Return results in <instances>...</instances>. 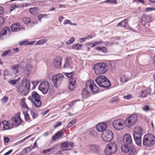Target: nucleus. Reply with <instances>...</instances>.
Here are the masks:
<instances>
[{
    "instance_id": "64",
    "label": "nucleus",
    "mask_w": 155,
    "mask_h": 155,
    "mask_svg": "<svg viewBox=\"0 0 155 155\" xmlns=\"http://www.w3.org/2000/svg\"><path fill=\"white\" fill-rule=\"evenodd\" d=\"M76 101L75 100H74L69 103V106H70L72 107V106L74 105L75 103H76Z\"/></svg>"
},
{
    "instance_id": "27",
    "label": "nucleus",
    "mask_w": 155,
    "mask_h": 155,
    "mask_svg": "<svg viewBox=\"0 0 155 155\" xmlns=\"http://www.w3.org/2000/svg\"><path fill=\"white\" fill-rule=\"evenodd\" d=\"M62 146L64 147H68V149L66 150L70 149V148H71L74 146V143L71 142H69V141H67L63 143L62 144Z\"/></svg>"
},
{
    "instance_id": "21",
    "label": "nucleus",
    "mask_w": 155,
    "mask_h": 155,
    "mask_svg": "<svg viewBox=\"0 0 155 155\" xmlns=\"http://www.w3.org/2000/svg\"><path fill=\"white\" fill-rule=\"evenodd\" d=\"M11 28L12 31L16 32L20 31L22 27L19 23H17L13 24Z\"/></svg>"
},
{
    "instance_id": "10",
    "label": "nucleus",
    "mask_w": 155,
    "mask_h": 155,
    "mask_svg": "<svg viewBox=\"0 0 155 155\" xmlns=\"http://www.w3.org/2000/svg\"><path fill=\"white\" fill-rule=\"evenodd\" d=\"M64 77V75L61 73H59L53 77L52 81L55 87H58L61 84Z\"/></svg>"
},
{
    "instance_id": "29",
    "label": "nucleus",
    "mask_w": 155,
    "mask_h": 155,
    "mask_svg": "<svg viewBox=\"0 0 155 155\" xmlns=\"http://www.w3.org/2000/svg\"><path fill=\"white\" fill-rule=\"evenodd\" d=\"M82 96L83 98H86L90 96V93L86 88H84L82 91Z\"/></svg>"
},
{
    "instance_id": "18",
    "label": "nucleus",
    "mask_w": 155,
    "mask_h": 155,
    "mask_svg": "<svg viewBox=\"0 0 155 155\" xmlns=\"http://www.w3.org/2000/svg\"><path fill=\"white\" fill-rule=\"evenodd\" d=\"M76 79L74 78H71L69 81V84H68V87L71 91L74 90L76 87Z\"/></svg>"
},
{
    "instance_id": "52",
    "label": "nucleus",
    "mask_w": 155,
    "mask_h": 155,
    "mask_svg": "<svg viewBox=\"0 0 155 155\" xmlns=\"http://www.w3.org/2000/svg\"><path fill=\"white\" fill-rule=\"evenodd\" d=\"M142 109L144 111H148L149 110L150 108L147 105H145L144 106Z\"/></svg>"
},
{
    "instance_id": "4",
    "label": "nucleus",
    "mask_w": 155,
    "mask_h": 155,
    "mask_svg": "<svg viewBox=\"0 0 155 155\" xmlns=\"http://www.w3.org/2000/svg\"><path fill=\"white\" fill-rule=\"evenodd\" d=\"M155 143V137L152 134H148L145 135L143 140V145L146 146H153Z\"/></svg>"
},
{
    "instance_id": "13",
    "label": "nucleus",
    "mask_w": 155,
    "mask_h": 155,
    "mask_svg": "<svg viewBox=\"0 0 155 155\" xmlns=\"http://www.w3.org/2000/svg\"><path fill=\"white\" fill-rule=\"evenodd\" d=\"M32 100L34 101L35 106L39 107L41 105V101L40 100V96L35 92H33L31 94Z\"/></svg>"
},
{
    "instance_id": "60",
    "label": "nucleus",
    "mask_w": 155,
    "mask_h": 155,
    "mask_svg": "<svg viewBox=\"0 0 155 155\" xmlns=\"http://www.w3.org/2000/svg\"><path fill=\"white\" fill-rule=\"evenodd\" d=\"M4 22V19L2 17L0 16V25H2Z\"/></svg>"
},
{
    "instance_id": "35",
    "label": "nucleus",
    "mask_w": 155,
    "mask_h": 155,
    "mask_svg": "<svg viewBox=\"0 0 155 155\" xmlns=\"http://www.w3.org/2000/svg\"><path fill=\"white\" fill-rule=\"evenodd\" d=\"M20 79V78H18V79L12 80H9L8 82L12 85H15Z\"/></svg>"
},
{
    "instance_id": "62",
    "label": "nucleus",
    "mask_w": 155,
    "mask_h": 155,
    "mask_svg": "<svg viewBox=\"0 0 155 155\" xmlns=\"http://www.w3.org/2000/svg\"><path fill=\"white\" fill-rule=\"evenodd\" d=\"M4 75H8L9 74L8 70L7 69H5L4 70Z\"/></svg>"
},
{
    "instance_id": "25",
    "label": "nucleus",
    "mask_w": 155,
    "mask_h": 155,
    "mask_svg": "<svg viewBox=\"0 0 155 155\" xmlns=\"http://www.w3.org/2000/svg\"><path fill=\"white\" fill-rule=\"evenodd\" d=\"M107 128L106 124L103 123H100L96 126L97 129L99 131L102 132L106 130Z\"/></svg>"
},
{
    "instance_id": "14",
    "label": "nucleus",
    "mask_w": 155,
    "mask_h": 155,
    "mask_svg": "<svg viewBox=\"0 0 155 155\" xmlns=\"http://www.w3.org/2000/svg\"><path fill=\"white\" fill-rule=\"evenodd\" d=\"M11 121L12 125L18 126L22 122V120L20 117V113H18L14 117L12 118Z\"/></svg>"
},
{
    "instance_id": "28",
    "label": "nucleus",
    "mask_w": 155,
    "mask_h": 155,
    "mask_svg": "<svg viewBox=\"0 0 155 155\" xmlns=\"http://www.w3.org/2000/svg\"><path fill=\"white\" fill-rule=\"evenodd\" d=\"M63 134L64 131L62 130L58 131L52 137V140H56L58 138H61Z\"/></svg>"
},
{
    "instance_id": "11",
    "label": "nucleus",
    "mask_w": 155,
    "mask_h": 155,
    "mask_svg": "<svg viewBox=\"0 0 155 155\" xmlns=\"http://www.w3.org/2000/svg\"><path fill=\"white\" fill-rule=\"evenodd\" d=\"M86 88L88 90H90L93 93H95L98 90V87L94 83L92 80H88L86 84Z\"/></svg>"
},
{
    "instance_id": "12",
    "label": "nucleus",
    "mask_w": 155,
    "mask_h": 155,
    "mask_svg": "<svg viewBox=\"0 0 155 155\" xmlns=\"http://www.w3.org/2000/svg\"><path fill=\"white\" fill-rule=\"evenodd\" d=\"M113 138V134L112 131L107 130L104 133L102 136L103 140L106 142H109Z\"/></svg>"
},
{
    "instance_id": "7",
    "label": "nucleus",
    "mask_w": 155,
    "mask_h": 155,
    "mask_svg": "<svg viewBox=\"0 0 155 155\" xmlns=\"http://www.w3.org/2000/svg\"><path fill=\"white\" fill-rule=\"evenodd\" d=\"M120 148L122 151L124 153H128L131 155H135L137 153L136 149L128 144H124L122 145Z\"/></svg>"
},
{
    "instance_id": "8",
    "label": "nucleus",
    "mask_w": 155,
    "mask_h": 155,
    "mask_svg": "<svg viewBox=\"0 0 155 155\" xmlns=\"http://www.w3.org/2000/svg\"><path fill=\"white\" fill-rule=\"evenodd\" d=\"M117 150V144L114 142H111L109 143L105 148L104 152L107 155L114 153Z\"/></svg>"
},
{
    "instance_id": "3",
    "label": "nucleus",
    "mask_w": 155,
    "mask_h": 155,
    "mask_svg": "<svg viewBox=\"0 0 155 155\" xmlns=\"http://www.w3.org/2000/svg\"><path fill=\"white\" fill-rule=\"evenodd\" d=\"M95 81L101 87L107 88L110 86V83L109 81L104 76L97 77L95 79Z\"/></svg>"
},
{
    "instance_id": "43",
    "label": "nucleus",
    "mask_w": 155,
    "mask_h": 155,
    "mask_svg": "<svg viewBox=\"0 0 155 155\" xmlns=\"http://www.w3.org/2000/svg\"><path fill=\"white\" fill-rule=\"evenodd\" d=\"M19 5L18 4L13 3L11 4L10 6V11H12L16 8L18 7Z\"/></svg>"
},
{
    "instance_id": "15",
    "label": "nucleus",
    "mask_w": 155,
    "mask_h": 155,
    "mask_svg": "<svg viewBox=\"0 0 155 155\" xmlns=\"http://www.w3.org/2000/svg\"><path fill=\"white\" fill-rule=\"evenodd\" d=\"M49 84L47 81L41 82L39 85V89L44 94H46L49 89Z\"/></svg>"
},
{
    "instance_id": "45",
    "label": "nucleus",
    "mask_w": 155,
    "mask_h": 155,
    "mask_svg": "<svg viewBox=\"0 0 155 155\" xmlns=\"http://www.w3.org/2000/svg\"><path fill=\"white\" fill-rule=\"evenodd\" d=\"M24 116L25 120L27 122H29L30 120V118L29 116V115H28V113L27 112H25L24 113Z\"/></svg>"
},
{
    "instance_id": "41",
    "label": "nucleus",
    "mask_w": 155,
    "mask_h": 155,
    "mask_svg": "<svg viewBox=\"0 0 155 155\" xmlns=\"http://www.w3.org/2000/svg\"><path fill=\"white\" fill-rule=\"evenodd\" d=\"M11 53V51L10 50H8L4 51L2 54V56L3 57H5L8 55L10 54Z\"/></svg>"
},
{
    "instance_id": "5",
    "label": "nucleus",
    "mask_w": 155,
    "mask_h": 155,
    "mask_svg": "<svg viewBox=\"0 0 155 155\" xmlns=\"http://www.w3.org/2000/svg\"><path fill=\"white\" fill-rule=\"evenodd\" d=\"M25 67L24 68L18 64H15L12 66L11 69L13 70L14 73H18L19 72L24 73L30 71L31 69L30 65H27L25 63Z\"/></svg>"
},
{
    "instance_id": "50",
    "label": "nucleus",
    "mask_w": 155,
    "mask_h": 155,
    "mask_svg": "<svg viewBox=\"0 0 155 155\" xmlns=\"http://www.w3.org/2000/svg\"><path fill=\"white\" fill-rule=\"evenodd\" d=\"M74 75V72H71L69 73H65V75L69 78H71Z\"/></svg>"
},
{
    "instance_id": "33",
    "label": "nucleus",
    "mask_w": 155,
    "mask_h": 155,
    "mask_svg": "<svg viewBox=\"0 0 155 155\" xmlns=\"http://www.w3.org/2000/svg\"><path fill=\"white\" fill-rule=\"evenodd\" d=\"M96 49L97 51H99L103 53L106 52L107 51V49L104 46H102V47H97L96 48Z\"/></svg>"
},
{
    "instance_id": "49",
    "label": "nucleus",
    "mask_w": 155,
    "mask_h": 155,
    "mask_svg": "<svg viewBox=\"0 0 155 155\" xmlns=\"http://www.w3.org/2000/svg\"><path fill=\"white\" fill-rule=\"evenodd\" d=\"M119 99L118 97H115L112 98L110 102L113 103H117Z\"/></svg>"
},
{
    "instance_id": "53",
    "label": "nucleus",
    "mask_w": 155,
    "mask_h": 155,
    "mask_svg": "<svg viewBox=\"0 0 155 155\" xmlns=\"http://www.w3.org/2000/svg\"><path fill=\"white\" fill-rule=\"evenodd\" d=\"M102 43V41H100L99 42H95L93 43V44L91 46H90L91 47H93L96 46V45H98L99 44H101Z\"/></svg>"
},
{
    "instance_id": "47",
    "label": "nucleus",
    "mask_w": 155,
    "mask_h": 155,
    "mask_svg": "<svg viewBox=\"0 0 155 155\" xmlns=\"http://www.w3.org/2000/svg\"><path fill=\"white\" fill-rule=\"evenodd\" d=\"M76 121L75 120H73L70 121L66 127V129H68L74 124Z\"/></svg>"
},
{
    "instance_id": "37",
    "label": "nucleus",
    "mask_w": 155,
    "mask_h": 155,
    "mask_svg": "<svg viewBox=\"0 0 155 155\" xmlns=\"http://www.w3.org/2000/svg\"><path fill=\"white\" fill-rule=\"evenodd\" d=\"M31 115L33 118H36L38 116V112L35 110H32L31 111Z\"/></svg>"
},
{
    "instance_id": "32",
    "label": "nucleus",
    "mask_w": 155,
    "mask_h": 155,
    "mask_svg": "<svg viewBox=\"0 0 155 155\" xmlns=\"http://www.w3.org/2000/svg\"><path fill=\"white\" fill-rule=\"evenodd\" d=\"M21 104L22 108L24 109H29V108L25 102V99H23L21 101Z\"/></svg>"
},
{
    "instance_id": "31",
    "label": "nucleus",
    "mask_w": 155,
    "mask_h": 155,
    "mask_svg": "<svg viewBox=\"0 0 155 155\" xmlns=\"http://www.w3.org/2000/svg\"><path fill=\"white\" fill-rule=\"evenodd\" d=\"M130 79V78L128 76L124 74L122 75L120 78V81L122 83H125Z\"/></svg>"
},
{
    "instance_id": "20",
    "label": "nucleus",
    "mask_w": 155,
    "mask_h": 155,
    "mask_svg": "<svg viewBox=\"0 0 155 155\" xmlns=\"http://www.w3.org/2000/svg\"><path fill=\"white\" fill-rule=\"evenodd\" d=\"M123 141L124 144H129L132 142V139L131 136L128 134H126L123 136Z\"/></svg>"
},
{
    "instance_id": "51",
    "label": "nucleus",
    "mask_w": 155,
    "mask_h": 155,
    "mask_svg": "<svg viewBox=\"0 0 155 155\" xmlns=\"http://www.w3.org/2000/svg\"><path fill=\"white\" fill-rule=\"evenodd\" d=\"M132 94H129L127 95L124 96V98L127 100H130L132 98Z\"/></svg>"
},
{
    "instance_id": "63",
    "label": "nucleus",
    "mask_w": 155,
    "mask_h": 155,
    "mask_svg": "<svg viewBox=\"0 0 155 155\" xmlns=\"http://www.w3.org/2000/svg\"><path fill=\"white\" fill-rule=\"evenodd\" d=\"M31 137L30 135H29V136H28V137H26L25 138L20 140L19 141V142L21 143L23 142L26 139H28V138H29L30 137Z\"/></svg>"
},
{
    "instance_id": "36",
    "label": "nucleus",
    "mask_w": 155,
    "mask_h": 155,
    "mask_svg": "<svg viewBox=\"0 0 155 155\" xmlns=\"http://www.w3.org/2000/svg\"><path fill=\"white\" fill-rule=\"evenodd\" d=\"M82 45L79 44L73 45H72V48L73 49L77 50H80L81 49V47Z\"/></svg>"
},
{
    "instance_id": "9",
    "label": "nucleus",
    "mask_w": 155,
    "mask_h": 155,
    "mask_svg": "<svg viewBox=\"0 0 155 155\" xmlns=\"http://www.w3.org/2000/svg\"><path fill=\"white\" fill-rule=\"evenodd\" d=\"M124 120L121 119L114 120L112 123L113 127L117 130H120L124 128Z\"/></svg>"
},
{
    "instance_id": "48",
    "label": "nucleus",
    "mask_w": 155,
    "mask_h": 155,
    "mask_svg": "<svg viewBox=\"0 0 155 155\" xmlns=\"http://www.w3.org/2000/svg\"><path fill=\"white\" fill-rule=\"evenodd\" d=\"M8 99V97L6 96H4L1 100L2 103L3 104H5L7 102Z\"/></svg>"
},
{
    "instance_id": "42",
    "label": "nucleus",
    "mask_w": 155,
    "mask_h": 155,
    "mask_svg": "<svg viewBox=\"0 0 155 155\" xmlns=\"http://www.w3.org/2000/svg\"><path fill=\"white\" fill-rule=\"evenodd\" d=\"M47 41V39H41L38 41L36 43L37 45H41L46 43Z\"/></svg>"
},
{
    "instance_id": "34",
    "label": "nucleus",
    "mask_w": 155,
    "mask_h": 155,
    "mask_svg": "<svg viewBox=\"0 0 155 155\" xmlns=\"http://www.w3.org/2000/svg\"><path fill=\"white\" fill-rule=\"evenodd\" d=\"M29 12L32 14L36 15L38 13V9L35 7L30 8L29 9Z\"/></svg>"
},
{
    "instance_id": "16",
    "label": "nucleus",
    "mask_w": 155,
    "mask_h": 155,
    "mask_svg": "<svg viewBox=\"0 0 155 155\" xmlns=\"http://www.w3.org/2000/svg\"><path fill=\"white\" fill-rule=\"evenodd\" d=\"M137 130L134 132L133 136L134 140L137 145L139 146L141 143V137L142 134L141 133H137Z\"/></svg>"
},
{
    "instance_id": "22",
    "label": "nucleus",
    "mask_w": 155,
    "mask_h": 155,
    "mask_svg": "<svg viewBox=\"0 0 155 155\" xmlns=\"http://www.w3.org/2000/svg\"><path fill=\"white\" fill-rule=\"evenodd\" d=\"M151 18L149 15H144L142 16L141 22L143 25H145L146 23L150 22L151 21Z\"/></svg>"
},
{
    "instance_id": "24",
    "label": "nucleus",
    "mask_w": 155,
    "mask_h": 155,
    "mask_svg": "<svg viewBox=\"0 0 155 155\" xmlns=\"http://www.w3.org/2000/svg\"><path fill=\"white\" fill-rule=\"evenodd\" d=\"M62 58L60 57H57L54 62V66L57 68H60L61 67Z\"/></svg>"
},
{
    "instance_id": "44",
    "label": "nucleus",
    "mask_w": 155,
    "mask_h": 155,
    "mask_svg": "<svg viewBox=\"0 0 155 155\" xmlns=\"http://www.w3.org/2000/svg\"><path fill=\"white\" fill-rule=\"evenodd\" d=\"M68 24H69L70 25H76V24L74 23H72L71 22V21L69 20L68 19H66L65 20L64 22V25H67Z\"/></svg>"
},
{
    "instance_id": "56",
    "label": "nucleus",
    "mask_w": 155,
    "mask_h": 155,
    "mask_svg": "<svg viewBox=\"0 0 155 155\" xmlns=\"http://www.w3.org/2000/svg\"><path fill=\"white\" fill-rule=\"evenodd\" d=\"M59 146L58 145H55L54 147H51V148H53L52 151L53 152H55L57 150Z\"/></svg>"
},
{
    "instance_id": "57",
    "label": "nucleus",
    "mask_w": 155,
    "mask_h": 155,
    "mask_svg": "<svg viewBox=\"0 0 155 155\" xmlns=\"http://www.w3.org/2000/svg\"><path fill=\"white\" fill-rule=\"evenodd\" d=\"M27 45V42L26 41H20L19 43V45L20 46L22 45Z\"/></svg>"
},
{
    "instance_id": "1",
    "label": "nucleus",
    "mask_w": 155,
    "mask_h": 155,
    "mask_svg": "<svg viewBox=\"0 0 155 155\" xmlns=\"http://www.w3.org/2000/svg\"><path fill=\"white\" fill-rule=\"evenodd\" d=\"M21 84L17 88V91L21 95L25 96L29 90L30 83L28 79H24L22 81Z\"/></svg>"
},
{
    "instance_id": "39",
    "label": "nucleus",
    "mask_w": 155,
    "mask_h": 155,
    "mask_svg": "<svg viewBox=\"0 0 155 155\" xmlns=\"http://www.w3.org/2000/svg\"><path fill=\"white\" fill-rule=\"evenodd\" d=\"M127 22V20L125 19L123 21H121L120 23L118 24L117 26H120L121 27H124L126 25Z\"/></svg>"
},
{
    "instance_id": "17",
    "label": "nucleus",
    "mask_w": 155,
    "mask_h": 155,
    "mask_svg": "<svg viewBox=\"0 0 155 155\" xmlns=\"http://www.w3.org/2000/svg\"><path fill=\"white\" fill-rule=\"evenodd\" d=\"M10 30L8 27H5L2 30L1 32L0 37L1 39L3 40L6 38L8 36L10 35Z\"/></svg>"
},
{
    "instance_id": "61",
    "label": "nucleus",
    "mask_w": 155,
    "mask_h": 155,
    "mask_svg": "<svg viewBox=\"0 0 155 155\" xmlns=\"http://www.w3.org/2000/svg\"><path fill=\"white\" fill-rule=\"evenodd\" d=\"M43 18V14H40L38 15V19L40 21H41V19Z\"/></svg>"
},
{
    "instance_id": "19",
    "label": "nucleus",
    "mask_w": 155,
    "mask_h": 155,
    "mask_svg": "<svg viewBox=\"0 0 155 155\" xmlns=\"http://www.w3.org/2000/svg\"><path fill=\"white\" fill-rule=\"evenodd\" d=\"M64 67L65 68L70 69H72L73 68L72 62L70 57H68L66 58L65 62Z\"/></svg>"
},
{
    "instance_id": "23",
    "label": "nucleus",
    "mask_w": 155,
    "mask_h": 155,
    "mask_svg": "<svg viewBox=\"0 0 155 155\" xmlns=\"http://www.w3.org/2000/svg\"><path fill=\"white\" fill-rule=\"evenodd\" d=\"M10 121L4 120L2 123L3 124V130H8L11 129L13 128L12 124L10 123Z\"/></svg>"
},
{
    "instance_id": "46",
    "label": "nucleus",
    "mask_w": 155,
    "mask_h": 155,
    "mask_svg": "<svg viewBox=\"0 0 155 155\" xmlns=\"http://www.w3.org/2000/svg\"><path fill=\"white\" fill-rule=\"evenodd\" d=\"M75 40V38L74 37H71L70 39H69L68 41H67L66 42V44L68 45H70L72 43H73Z\"/></svg>"
},
{
    "instance_id": "58",
    "label": "nucleus",
    "mask_w": 155,
    "mask_h": 155,
    "mask_svg": "<svg viewBox=\"0 0 155 155\" xmlns=\"http://www.w3.org/2000/svg\"><path fill=\"white\" fill-rule=\"evenodd\" d=\"M61 122H57L56 124L54 125V127L56 128L59 126H60L61 124Z\"/></svg>"
},
{
    "instance_id": "55",
    "label": "nucleus",
    "mask_w": 155,
    "mask_h": 155,
    "mask_svg": "<svg viewBox=\"0 0 155 155\" xmlns=\"http://www.w3.org/2000/svg\"><path fill=\"white\" fill-rule=\"evenodd\" d=\"M52 149L53 148H48L46 150H45L43 151V153H48L51 151H52Z\"/></svg>"
},
{
    "instance_id": "26",
    "label": "nucleus",
    "mask_w": 155,
    "mask_h": 155,
    "mask_svg": "<svg viewBox=\"0 0 155 155\" xmlns=\"http://www.w3.org/2000/svg\"><path fill=\"white\" fill-rule=\"evenodd\" d=\"M151 90L149 88L147 91L144 90L141 91V94L140 97L142 98L146 97H147L148 95L150 94Z\"/></svg>"
},
{
    "instance_id": "38",
    "label": "nucleus",
    "mask_w": 155,
    "mask_h": 155,
    "mask_svg": "<svg viewBox=\"0 0 155 155\" xmlns=\"http://www.w3.org/2000/svg\"><path fill=\"white\" fill-rule=\"evenodd\" d=\"M22 21L25 24H29L31 21L30 19L28 17H26L23 18Z\"/></svg>"
},
{
    "instance_id": "6",
    "label": "nucleus",
    "mask_w": 155,
    "mask_h": 155,
    "mask_svg": "<svg viewBox=\"0 0 155 155\" xmlns=\"http://www.w3.org/2000/svg\"><path fill=\"white\" fill-rule=\"evenodd\" d=\"M137 116L135 114H132L127 117L124 121L125 126L130 128L133 126L137 120Z\"/></svg>"
},
{
    "instance_id": "30",
    "label": "nucleus",
    "mask_w": 155,
    "mask_h": 155,
    "mask_svg": "<svg viewBox=\"0 0 155 155\" xmlns=\"http://www.w3.org/2000/svg\"><path fill=\"white\" fill-rule=\"evenodd\" d=\"M89 147L90 151L91 152H96L99 149L98 146L95 145H91Z\"/></svg>"
},
{
    "instance_id": "59",
    "label": "nucleus",
    "mask_w": 155,
    "mask_h": 155,
    "mask_svg": "<svg viewBox=\"0 0 155 155\" xmlns=\"http://www.w3.org/2000/svg\"><path fill=\"white\" fill-rule=\"evenodd\" d=\"M34 86L35 87L38 84L39 82L37 81H34L32 82Z\"/></svg>"
},
{
    "instance_id": "40",
    "label": "nucleus",
    "mask_w": 155,
    "mask_h": 155,
    "mask_svg": "<svg viewBox=\"0 0 155 155\" xmlns=\"http://www.w3.org/2000/svg\"><path fill=\"white\" fill-rule=\"evenodd\" d=\"M137 130V133L139 134V133H141L143 134V130L139 127H135L134 130V132H135Z\"/></svg>"
},
{
    "instance_id": "2",
    "label": "nucleus",
    "mask_w": 155,
    "mask_h": 155,
    "mask_svg": "<svg viewBox=\"0 0 155 155\" xmlns=\"http://www.w3.org/2000/svg\"><path fill=\"white\" fill-rule=\"evenodd\" d=\"M95 73L97 75L104 74L108 70L107 64L105 63H100L95 64L94 67Z\"/></svg>"
},
{
    "instance_id": "54",
    "label": "nucleus",
    "mask_w": 155,
    "mask_h": 155,
    "mask_svg": "<svg viewBox=\"0 0 155 155\" xmlns=\"http://www.w3.org/2000/svg\"><path fill=\"white\" fill-rule=\"evenodd\" d=\"M33 149L32 146L28 147L25 148V150L27 152H29Z\"/></svg>"
}]
</instances>
